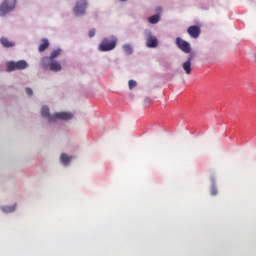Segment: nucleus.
<instances>
[{
    "label": "nucleus",
    "instance_id": "nucleus-2",
    "mask_svg": "<svg viewBox=\"0 0 256 256\" xmlns=\"http://www.w3.org/2000/svg\"><path fill=\"white\" fill-rule=\"evenodd\" d=\"M117 47V38H104L99 45V51H113Z\"/></svg>",
    "mask_w": 256,
    "mask_h": 256
},
{
    "label": "nucleus",
    "instance_id": "nucleus-14",
    "mask_svg": "<svg viewBox=\"0 0 256 256\" xmlns=\"http://www.w3.org/2000/svg\"><path fill=\"white\" fill-rule=\"evenodd\" d=\"M182 69L183 71H185L186 75H191V71H193V69L191 68V62H184L182 64Z\"/></svg>",
    "mask_w": 256,
    "mask_h": 256
},
{
    "label": "nucleus",
    "instance_id": "nucleus-20",
    "mask_svg": "<svg viewBox=\"0 0 256 256\" xmlns=\"http://www.w3.org/2000/svg\"><path fill=\"white\" fill-rule=\"evenodd\" d=\"M26 93L31 97L33 95V90L31 88H26Z\"/></svg>",
    "mask_w": 256,
    "mask_h": 256
},
{
    "label": "nucleus",
    "instance_id": "nucleus-5",
    "mask_svg": "<svg viewBox=\"0 0 256 256\" xmlns=\"http://www.w3.org/2000/svg\"><path fill=\"white\" fill-rule=\"evenodd\" d=\"M176 46L180 51H183V53H191V44L182 38H176Z\"/></svg>",
    "mask_w": 256,
    "mask_h": 256
},
{
    "label": "nucleus",
    "instance_id": "nucleus-24",
    "mask_svg": "<svg viewBox=\"0 0 256 256\" xmlns=\"http://www.w3.org/2000/svg\"><path fill=\"white\" fill-rule=\"evenodd\" d=\"M120 1H127V0H120Z\"/></svg>",
    "mask_w": 256,
    "mask_h": 256
},
{
    "label": "nucleus",
    "instance_id": "nucleus-3",
    "mask_svg": "<svg viewBox=\"0 0 256 256\" xmlns=\"http://www.w3.org/2000/svg\"><path fill=\"white\" fill-rule=\"evenodd\" d=\"M27 67H29V64H27V61L25 60H20L18 62L11 61L7 63L8 72L21 71L23 69H27Z\"/></svg>",
    "mask_w": 256,
    "mask_h": 256
},
{
    "label": "nucleus",
    "instance_id": "nucleus-9",
    "mask_svg": "<svg viewBox=\"0 0 256 256\" xmlns=\"http://www.w3.org/2000/svg\"><path fill=\"white\" fill-rule=\"evenodd\" d=\"M158 45V41H157V37L155 36H149L146 40V46L149 47L150 49H153L155 47H157Z\"/></svg>",
    "mask_w": 256,
    "mask_h": 256
},
{
    "label": "nucleus",
    "instance_id": "nucleus-23",
    "mask_svg": "<svg viewBox=\"0 0 256 256\" xmlns=\"http://www.w3.org/2000/svg\"><path fill=\"white\" fill-rule=\"evenodd\" d=\"M144 103H151V98H145Z\"/></svg>",
    "mask_w": 256,
    "mask_h": 256
},
{
    "label": "nucleus",
    "instance_id": "nucleus-10",
    "mask_svg": "<svg viewBox=\"0 0 256 256\" xmlns=\"http://www.w3.org/2000/svg\"><path fill=\"white\" fill-rule=\"evenodd\" d=\"M0 43H1L2 47H6L7 49H9L11 47H15V42L9 41V39H7V37L0 38Z\"/></svg>",
    "mask_w": 256,
    "mask_h": 256
},
{
    "label": "nucleus",
    "instance_id": "nucleus-18",
    "mask_svg": "<svg viewBox=\"0 0 256 256\" xmlns=\"http://www.w3.org/2000/svg\"><path fill=\"white\" fill-rule=\"evenodd\" d=\"M129 89H135L137 87V82L135 80H130L128 82Z\"/></svg>",
    "mask_w": 256,
    "mask_h": 256
},
{
    "label": "nucleus",
    "instance_id": "nucleus-4",
    "mask_svg": "<svg viewBox=\"0 0 256 256\" xmlns=\"http://www.w3.org/2000/svg\"><path fill=\"white\" fill-rule=\"evenodd\" d=\"M15 3H17V0H5L0 6V15H5L7 11H13Z\"/></svg>",
    "mask_w": 256,
    "mask_h": 256
},
{
    "label": "nucleus",
    "instance_id": "nucleus-22",
    "mask_svg": "<svg viewBox=\"0 0 256 256\" xmlns=\"http://www.w3.org/2000/svg\"><path fill=\"white\" fill-rule=\"evenodd\" d=\"M89 37H95V29L89 31Z\"/></svg>",
    "mask_w": 256,
    "mask_h": 256
},
{
    "label": "nucleus",
    "instance_id": "nucleus-21",
    "mask_svg": "<svg viewBox=\"0 0 256 256\" xmlns=\"http://www.w3.org/2000/svg\"><path fill=\"white\" fill-rule=\"evenodd\" d=\"M211 195H217V188L215 186L211 188Z\"/></svg>",
    "mask_w": 256,
    "mask_h": 256
},
{
    "label": "nucleus",
    "instance_id": "nucleus-13",
    "mask_svg": "<svg viewBox=\"0 0 256 256\" xmlns=\"http://www.w3.org/2000/svg\"><path fill=\"white\" fill-rule=\"evenodd\" d=\"M49 48V40L47 39H42V43L40 44L38 51L40 53H43V51H45L46 49Z\"/></svg>",
    "mask_w": 256,
    "mask_h": 256
},
{
    "label": "nucleus",
    "instance_id": "nucleus-7",
    "mask_svg": "<svg viewBox=\"0 0 256 256\" xmlns=\"http://www.w3.org/2000/svg\"><path fill=\"white\" fill-rule=\"evenodd\" d=\"M187 33L192 39H197L201 35V28L197 25L190 26L187 29Z\"/></svg>",
    "mask_w": 256,
    "mask_h": 256
},
{
    "label": "nucleus",
    "instance_id": "nucleus-19",
    "mask_svg": "<svg viewBox=\"0 0 256 256\" xmlns=\"http://www.w3.org/2000/svg\"><path fill=\"white\" fill-rule=\"evenodd\" d=\"M194 59H195V53H190V55H189V57H188L186 62L191 63V61H193Z\"/></svg>",
    "mask_w": 256,
    "mask_h": 256
},
{
    "label": "nucleus",
    "instance_id": "nucleus-11",
    "mask_svg": "<svg viewBox=\"0 0 256 256\" xmlns=\"http://www.w3.org/2000/svg\"><path fill=\"white\" fill-rule=\"evenodd\" d=\"M48 67L50 71H54L55 73L61 71L62 69L61 64L59 62H51L50 64H48Z\"/></svg>",
    "mask_w": 256,
    "mask_h": 256
},
{
    "label": "nucleus",
    "instance_id": "nucleus-6",
    "mask_svg": "<svg viewBox=\"0 0 256 256\" xmlns=\"http://www.w3.org/2000/svg\"><path fill=\"white\" fill-rule=\"evenodd\" d=\"M85 9H87V0H78L74 7L75 15H85Z\"/></svg>",
    "mask_w": 256,
    "mask_h": 256
},
{
    "label": "nucleus",
    "instance_id": "nucleus-16",
    "mask_svg": "<svg viewBox=\"0 0 256 256\" xmlns=\"http://www.w3.org/2000/svg\"><path fill=\"white\" fill-rule=\"evenodd\" d=\"M1 210L3 213H13V211H15V206H3Z\"/></svg>",
    "mask_w": 256,
    "mask_h": 256
},
{
    "label": "nucleus",
    "instance_id": "nucleus-1",
    "mask_svg": "<svg viewBox=\"0 0 256 256\" xmlns=\"http://www.w3.org/2000/svg\"><path fill=\"white\" fill-rule=\"evenodd\" d=\"M41 115L42 117L48 119L50 123H53L55 121H69L73 119V114L69 112H60L51 116V114L49 113V107L47 106L42 107Z\"/></svg>",
    "mask_w": 256,
    "mask_h": 256
},
{
    "label": "nucleus",
    "instance_id": "nucleus-8",
    "mask_svg": "<svg viewBox=\"0 0 256 256\" xmlns=\"http://www.w3.org/2000/svg\"><path fill=\"white\" fill-rule=\"evenodd\" d=\"M61 55V49L54 50L49 57H44L42 60L43 67L47 68V61H53Z\"/></svg>",
    "mask_w": 256,
    "mask_h": 256
},
{
    "label": "nucleus",
    "instance_id": "nucleus-17",
    "mask_svg": "<svg viewBox=\"0 0 256 256\" xmlns=\"http://www.w3.org/2000/svg\"><path fill=\"white\" fill-rule=\"evenodd\" d=\"M123 50L126 55H131V53H133V48L129 44L124 45Z\"/></svg>",
    "mask_w": 256,
    "mask_h": 256
},
{
    "label": "nucleus",
    "instance_id": "nucleus-15",
    "mask_svg": "<svg viewBox=\"0 0 256 256\" xmlns=\"http://www.w3.org/2000/svg\"><path fill=\"white\" fill-rule=\"evenodd\" d=\"M159 15L158 14H156V15H153V16H151L149 19H148V21H149V23H151L152 25H155L156 23H159Z\"/></svg>",
    "mask_w": 256,
    "mask_h": 256
},
{
    "label": "nucleus",
    "instance_id": "nucleus-12",
    "mask_svg": "<svg viewBox=\"0 0 256 256\" xmlns=\"http://www.w3.org/2000/svg\"><path fill=\"white\" fill-rule=\"evenodd\" d=\"M71 156H69V155H67V154H65V153H62L61 155H60V161H61V163H63L64 165H69V163H71Z\"/></svg>",
    "mask_w": 256,
    "mask_h": 256
}]
</instances>
